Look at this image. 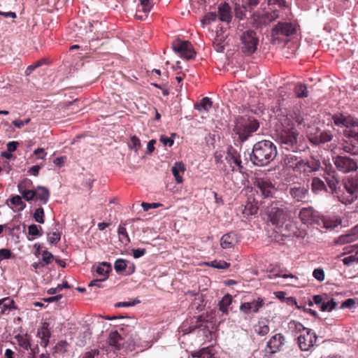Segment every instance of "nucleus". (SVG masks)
<instances>
[{
    "label": "nucleus",
    "instance_id": "nucleus-52",
    "mask_svg": "<svg viewBox=\"0 0 358 358\" xmlns=\"http://www.w3.org/2000/svg\"><path fill=\"white\" fill-rule=\"evenodd\" d=\"M333 135L329 131H323L320 134L319 141L322 143L329 142L332 140Z\"/></svg>",
    "mask_w": 358,
    "mask_h": 358
},
{
    "label": "nucleus",
    "instance_id": "nucleus-1",
    "mask_svg": "<svg viewBox=\"0 0 358 358\" xmlns=\"http://www.w3.org/2000/svg\"><path fill=\"white\" fill-rule=\"evenodd\" d=\"M277 155L275 145L270 141H261L253 145L250 161L255 166L268 165Z\"/></svg>",
    "mask_w": 358,
    "mask_h": 358
},
{
    "label": "nucleus",
    "instance_id": "nucleus-13",
    "mask_svg": "<svg viewBox=\"0 0 358 358\" xmlns=\"http://www.w3.org/2000/svg\"><path fill=\"white\" fill-rule=\"evenodd\" d=\"M317 336L310 329H308L297 338L298 345L302 351H307L316 343Z\"/></svg>",
    "mask_w": 358,
    "mask_h": 358
},
{
    "label": "nucleus",
    "instance_id": "nucleus-34",
    "mask_svg": "<svg viewBox=\"0 0 358 358\" xmlns=\"http://www.w3.org/2000/svg\"><path fill=\"white\" fill-rule=\"evenodd\" d=\"M332 173H333L332 176H331L329 173H328L329 176L326 177L325 180H326V182H327L329 187L331 190V192L333 194H336V192L338 190V189H337V184L338 182V180L335 176L336 172L334 171H333Z\"/></svg>",
    "mask_w": 358,
    "mask_h": 358
},
{
    "label": "nucleus",
    "instance_id": "nucleus-4",
    "mask_svg": "<svg viewBox=\"0 0 358 358\" xmlns=\"http://www.w3.org/2000/svg\"><path fill=\"white\" fill-rule=\"evenodd\" d=\"M259 126V122L253 117H240L236 121L234 131L243 142L258 129Z\"/></svg>",
    "mask_w": 358,
    "mask_h": 358
},
{
    "label": "nucleus",
    "instance_id": "nucleus-3",
    "mask_svg": "<svg viewBox=\"0 0 358 358\" xmlns=\"http://www.w3.org/2000/svg\"><path fill=\"white\" fill-rule=\"evenodd\" d=\"M334 123L341 127H345L343 134L346 138H354L358 142V131L356 128L358 127V120L350 115L343 114H336L332 117Z\"/></svg>",
    "mask_w": 358,
    "mask_h": 358
},
{
    "label": "nucleus",
    "instance_id": "nucleus-38",
    "mask_svg": "<svg viewBox=\"0 0 358 358\" xmlns=\"http://www.w3.org/2000/svg\"><path fill=\"white\" fill-rule=\"evenodd\" d=\"M42 230L41 227H38L36 224H31L28 227V234L31 238L28 237L29 241H33L37 237L42 236L41 231Z\"/></svg>",
    "mask_w": 358,
    "mask_h": 358
},
{
    "label": "nucleus",
    "instance_id": "nucleus-44",
    "mask_svg": "<svg viewBox=\"0 0 358 358\" xmlns=\"http://www.w3.org/2000/svg\"><path fill=\"white\" fill-rule=\"evenodd\" d=\"M208 265L218 269H227L229 267L230 264L222 260H214L208 263Z\"/></svg>",
    "mask_w": 358,
    "mask_h": 358
},
{
    "label": "nucleus",
    "instance_id": "nucleus-57",
    "mask_svg": "<svg viewBox=\"0 0 358 358\" xmlns=\"http://www.w3.org/2000/svg\"><path fill=\"white\" fill-rule=\"evenodd\" d=\"M42 259L45 264H48L52 261L53 255L50 252L45 250L42 252Z\"/></svg>",
    "mask_w": 358,
    "mask_h": 358
},
{
    "label": "nucleus",
    "instance_id": "nucleus-36",
    "mask_svg": "<svg viewBox=\"0 0 358 358\" xmlns=\"http://www.w3.org/2000/svg\"><path fill=\"white\" fill-rule=\"evenodd\" d=\"M338 306V302L334 299H329L327 296H325V299L320 306V309L322 311H331Z\"/></svg>",
    "mask_w": 358,
    "mask_h": 358
},
{
    "label": "nucleus",
    "instance_id": "nucleus-31",
    "mask_svg": "<svg viewBox=\"0 0 358 358\" xmlns=\"http://www.w3.org/2000/svg\"><path fill=\"white\" fill-rule=\"evenodd\" d=\"M35 197L45 204L48 201L50 192L46 187L39 186L35 189Z\"/></svg>",
    "mask_w": 358,
    "mask_h": 358
},
{
    "label": "nucleus",
    "instance_id": "nucleus-40",
    "mask_svg": "<svg viewBox=\"0 0 358 358\" xmlns=\"http://www.w3.org/2000/svg\"><path fill=\"white\" fill-rule=\"evenodd\" d=\"M341 224V220L338 218H324L323 220L324 227L327 229H334Z\"/></svg>",
    "mask_w": 358,
    "mask_h": 358
},
{
    "label": "nucleus",
    "instance_id": "nucleus-50",
    "mask_svg": "<svg viewBox=\"0 0 358 358\" xmlns=\"http://www.w3.org/2000/svg\"><path fill=\"white\" fill-rule=\"evenodd\" d=\"M127 266L126 261L122 259H118L115 261L114 268L117 272H122L125 270Z\"/></svg>",
    "mask_w": 358,
    "mask_h": 358
},
{
    "label": "nucleus",
    "instance_id": "nucleus-59",
    "mask_svg": "<svg viewBox=\"0 0 358 358\" xmlns=\"http://www.w3.org/2000/svg\"><path fill=\"white\" fill-rule=\"evenodd\" d=\"M22 198L27 201H31L35 197V190H27L21 193Z\"/></svg>",
    "mask_w": 358,
    "mask_h": 358
},
{
    "label": "nucleus",
    "instance_id": "nucleus-21",
    "mask_svg": "<svg viewBox=\"0 0 358 358\" xmlns=\"http://www.w3.org/2000/svg\"><path fill=\"white\" fill-rule=\"evenodd\" d=\"M36 336L40 339V345L43 348H46L50 337L49 324L48 322H45L42 324V326L37 331Z\"/></svg>",
    "mask_w": 358,
    "mask_h": 358
},
{
    "label": "nucleus",
    "instance_id": "nucleus-41",
    "mask_svg": "<svg viewBox=\"0 0 358 358\" xmlns=\"http://www.w3.org/2000/svg\"><path fill=\"white\" fill-rule=\"evenodd\" d=\"M10 201L17 208L16 210L17 211L23 210L26 207L25 203L22 201L21 196L19 195L13 196Z\"/></svg>",
    "mask_w": 358,
    "mask_h": 358
},
{
    "label": "nucleus",
    "instance_id": "nucleus-25",
    "mask_svg": "<svg viewBox=\"0 0 358 358\" xmlns=\"http://www.w3.org/2000/svg\"><path fill=\"white\" fill-rule=\"evenodd\" d=\"M217 14L218 20L227 23H229L232 17L230 7L227 3L219 6Z\"/></svg>",
    "mask_w": 358,
    "mask_h": 358
},
{
    "label": "nucleus",
    "instance_id": "nucleus-30",
    "mask_svg": "<svg viewBox=\"0 0 358 358\" xmlns=\"http://www.w3.org/2000/svg\"><path fill=\"white\" fill-rule=\"evenodd\" d=\"M254 330L256 334L261 336L266 335L269 332L268 321L266 319H262L255 325Z\"/></svg>",
    "mask_w": 358,
    "mask_h": 358
},
{
    "label": "nucleus",
    "instance_id": "nucleus-43",
    "mask_svg": "<svg viewBox=\"0 0 358 358\" xmlns=\"http://www.w3.org/2000/svg\"><path fill=\"white\" fill-rule=\"evenodd\" d=\"M32 185V181L28 178H25L20 181L17 185V189L21 194L29 190V188Z\"/></svg>",
    "mask_w": 358,
    "mask_h": 358
},
{
    "label": "nucleus",
    "instance_id": "nucleus-32",
    "mask_svg": "<svg viewBox=\"0 0 358 358\" xmlns=\"http://www.w3.org/2000/svg\"><path fill=\"white\" fill-rule=\"evenodd\" d=\"M19 346L28 350L31 348V337L27 334H18L15 336Z\"/></svg>",
    "mask_w": 358,
    "mask_h": 358
},
{
    "label": "nucleus",
    "instance_id": "nucleus-2",
    "mask_svg": "<svg viewBox=\"0 0 358 358\" xmlns=\"http://www.w3.org/2000/svg\"><path fill=\"white\" fill-rule=\"evenodd\" d=\"M263 203L264 207L266 208V213L271 224L278 228L282 227L290 217L289 213L286 208L275 201L266 203V201H264Z\"/></svg>",
    "mask_w": 358,
    "mask_h": 358
},
{
    "label": "nucleus",
    "instance_id": "nucleus-62",
    "mask_svg": "<svg viewBox=\"0 0 358 358\" xmlns=\"http://www.w3.org/2000/svg\"><path fill=\"white\" fill-rule=\"evenodd\" d=\"M11 257V252L8 249H0V261L3 259H8Z\"/></svg>",
    "mask_w": 358,
    "mask_h": 358
},
{
    "label": "nucleus",
    "instance_id": "nucleus-8",
    "mask_svg": "<svg viewBox=\"0 0 358 358\" xmlns=\"http://www.w3.org/2000/svg\"><path fill=\"white\" fill-rule=\"evenodd\" d=\"M279 17V10L268 6L267 8L265 7L261 10H257L253 15L254 20L257 23V25L267 24Z\"/></svg>",
    "mask_w": 358,
    "mask_h": 358
},
{
    "label": "nucleus",
    "instance_id": "nucleus-14",
    "mask_svg": "<svg viewBox=\"0 0 358 358\" xmlns=\"http://www.w3.org/2000/svg\"><path fill=\"white\" fill-rule=\"evenodd\" d=\"M345 182L343 184V188L339 187L336 193L338 200L345 204H351L357 199V194Z\"/></svg>",
    "mask_w": 358,
    "mask_h": 358
},
{
    "label": "nucleus",
    "instance_id": "nucleus-54",
    "mask_svg": "<svg viewBox=\"0 0 358 358\" xmlns=\"http://www.w3.org/2000/svg\"><path fill=\"white\" fill-rule=\"evenodd\" d=\"M60 234L58 232H52L48 234V238L50 243L56 244L60 241Z\"/></svg>",
    "mask_w": 358,
    "mask_h": 358
},
{
    "label": "nucleus",
    "instance_id": "nucleus-47",
    "mask_svg": "<svg viewBox=\"0 0 358 358\" xmlns=\"http://www.w3.org/2000/svg\"><path fill=\"white\" fill-rule=\"evenodd\" d=\"M299 159L294 155L290 154L286 156L285 162L288 167L294 171V166L299 162Z\"/></svg>",
    "mask_w": 358,
    "mask_h": 358
},
{
    "label": "nucleus",
    "instance_id": "nucleus-23",
    "mask_svg": "<svg viewBox=\"0 0 358 358\" xmlns=\"http://www.w3.org/2000/svg\"><path fill=\"white\" fill-rule=\"evenodd\" d=\"M186 169L185 164L181 162H176L171 168V172L175 178V180L178 184L183 182L182 174Z\"/></svg>",
    "mask_w": 358,
    "mask_h": 358
},
{
    "label": "nucleus",
    "instance_id": "nucleus-26",
    "mask_svg": "<svg viewBox=\"0 0 358 358\" xmlns=\"http://www.w3.org/2000/svg\"><path fill=\"white\" fill-rule=\"evenodd\" d=\"M233 301L232 296L229 294H225L218 302V308L222 314L227 315L229 312L230 306Z\"/></svg>",
    "mask_w": 358,
    "mask_h": 358
},
{
    "label": "nucleus",
    "instance_id": "nucleus-46",
    "mask_svg": "<svg viewBox=\"0 0 358 358\" xmlns=\"http://www.w3.org/2000/svg\"><path fill=\"white\" fill-rule=\"evenodd\" d=\"M345 182L348 187L351 188L357 194L358 193V176L348 178Z\"/></svg>",
    "mask_w": 358,
    "mask_h": 358
},
{
    "label": "nucleus",
    "instance_id": "nucleus-11",
    "mask_svg": "<svg viewBox=\"0 0 358 358\" xmlns=\"http://www.w3.org/2000/svg\"><path fill=\"white\" fill-rule=\"evenodd\" d=\"M173 50L182 57L191 59L194 57L196 52L192 45L187 41H178L173 44Z\"/></svg>",
    "mask_w": 358,
    "mask_h": 358
},
{
    "label": "nucleus",
    "instance_id": "nucleus-17",
    "mask_svg": "<svg viewBox=\"0 0 358 358\" xmlns=\"http://www.w3.org/2000/svg\"><path fill=\"white\" fill-rule=\"evenodd\" d=\"M299 219L305 224H312L318 221L319 213L313 207L302 208L299 214Z\"/></svg>",
    "mask_w": 358,
    "mask_h": 358
},
{
    "label": "nucleus",
    "instance_id": "nucleus-29",
    "mask_svg": "<svg viewBox=\"0 0 358 358\" xmlns=\"http://www.w3.org/2000/svg\"><path fill=\"white\" fill-rule=\"evenodd\" d=\"M358 239V230L357 228L353 229L350 233L340 236L337 240L338 244H345L354 242Z\"/></svg>",
    "mask_w": 358,
    "mask_h": 358
},
{
    "label": "nucleus",
    "instance_id": "nucleus-45",
    "mask_svg": "<svg viewBox=\"0 0 358 358\" xmlns=\"http://www.w3.org/2000/svg\"><path fill=\"white\" fill-rule=\"evenodd\" d=\"M217 19L218 14L217 13H208L204 16L203 19L201 20V24H203V26L206 24H209L212 22L216 21Z\"/></svg>",
    "mask_w": 358,
    "mask_h": 358
},
{
    "label": "nucleus",
    "instance_id": "nucleus-6",
    "mask_svg": "<svg viewBox=\"0 0 358 358\" xmlns=\"http://www.w3.org/2000/svg\"><path fill=\"white\" fill-rule=\"evenodd\" d=\"M241 41L242 52L248 55H250L255 52L258 45V38L256 33L252 30H246L240 35Z\"/></svg>",
    "mask_w": 358,
    "mask_h": 358
},
{
    "label": "nucleus",
    "instance_id": "nucleus-33",
    "mask_svg": "<svg viewBox=\"0 0 358 358\" xmlns=\"http://www.w3.org/2000/svg\"><path fill=\"white\" fill-rule=\"evenodd\" d=\"M311 187L313 192L315 194H319L321 192L327 191L324 182L317 177L313 178Z\"/></svg>",
    "mask_w": 358,
    "mask_h": 358
},
{
    "label": "nucleus",
    "instance_id": "nucleus-7",
    "mask_svg": "<svg viewBox=\"0 0 358 358\" xmlns=\"http://www.w3.org/2000/svg\"><path fill=\"white\" fill-rule=\"evenodd\" d=\"M320 168V162L315 159H311L308 161L299 159L295 164L294 172L300 176H309L313 172L317 171Z\"/></svg>",
    "mask_w": 358,
    "mask_h": 358
},
{
    "label": "nucleus",
    "instance_id": "nucleus-42",
    "mask_svg": "<svg viewBox=\"0 0 358 358\" xmlns=\"http://www.w3.org/2000/svg\"><path fill=\"white\" fill-rule=\"evenodd\" d=\"M110 270V265L106 262H103L101 265H99L97 267L96 273L99 275H101L102 278L105 276L108 278V274Z\"/></svg>",
    "mask_w": 358,
    "mask_h": 358
},
{
    "label": "nucleus",
    "instance_id": "nucleus-20",
    "mask_svg": "<svg viewBox=\"0 0 358 358\" xmlns=\"http://www.w3.org/2000/svg\"><path fill=\"white\" fill-rule=\"evenodd\" d=\"M238 236L234 232L224 234L220 239V245L223 249H229L238 243Z\"/></svg>",
    "mask_w": 358,
    "mask_h": 358
},
{
    "label": "nucleus",
    "instance_id": "nucleus-39",
    "mask_svg": "<svg viewBox=\"0 0 358 358\" xmlns=\"http://www.w3.org/2000/svg\"><path fill=\"white\" fill-rule=\"evenodd\" d=\"M294 92L298 98H305L308 96V91L305 85L298 83L294 87Z\"/></svg>",
    "mask_w": 358,
    "mask_h": 358
},
{
    "label": "nucleus",
    "instance_id": "nucleus-60",
    "mask_svg": "<svg viewBox=\"0 0 358 358\" xmlns=\"http://www.w3.org/2000/svg\"><path fill=\"white\" fill-rule=\"evenodd\" d=\"M162 206V204H161L159 203H149L143 202L141 203V206L143 207L144 211H148L150 208H157Z\"/></svg>",
    "mask_w": 358,
    "mask_h": 358
},
{
    "label": "nucleus",
    "instance_id": "nucleus-56",
    "mask_svg": "<svg viewBox=\"0 0 358 358\" xmlns=\"http://www.w3.org/2000/svg\"><path fill=\"white\" fill-rule=\"evenodd\" d=\"M41 64H42L41 61H37L34 64L29 65L25 71V75L29 76L36 69L41 66Z\"/></svg>",
    "mask_w": 358,
    "mask_h": 358
},
{
    "label": "nucleus",
    "instance_id": "nucleus-58",
    "mask_svg": "<svg viewBox=\"0 0 358 358\" xmlns=\"http://www.w3.org/2000/svg\"><path fill=\"white\" fill-rule=\"evenodd\" d=\"M68 343L65 341H61L56 345V349L58 352L64 353L67 351Z\"/></svg>",
    "mask_w": 358,
    "mask_h": 358
},
{
    "label": "nucleus",
    "instance_id": "nucleus-16",
    "mask_svg": "<svg viewBox=\"0 0 358 358\" xmlns=\"http://www.w3.org/2000/svg\"><path fill=\"white\" fill-rule=\"evenodd\" d=\"M225 159L232 168L233 171H241L243 169L241 155L236 149L231 147L229 148L227 150Z\"/></svg>",
    "mask_w": 358,
    "mask_h": 358
},
{
    "label": "nucleus",
    "instance_id": "nucleus-10",
    "mask_svg": "<svg viewBox=\"0 0 358 358\" xmlns=\"http://www.w3.org/2000/svg\"><path fill=\"white\" fill-rule=\"evenodd\" d=\"M296 32V27L290 22H280L271 30V38L274 42L280 40V36H289Z\"/></svg>",
    "mask_w": 358,
    "mask_h": 358
},
{
    "label": "nucleus",
    "instance_id": "nucleus-63",
    "mask_svg": "<svg viewBox=\"0 0 358 358\" xmlns=\"http://www.w3.org/2000/svg\"><path fill=\"white\" fill-rule=\"evenodd\" d=\"M278 5L279 7H286V1L285 0H268V6Z\"/></svg>",
    "mask_w": 358,
    "mask_h": 358
},
{
    "label": "nucleus",
    "instance_id": "nucleus-64",
    "mask_svg": "<svg viewBox=\"0 0 358 358\" xmlns=\"http://www.w3.org/2000/svg\"><path fill=\"white\" fill-rule=\"evenodd\" d=\"M99 355L98 350H92L83 354L79 358H94L96 355Z\"/></svg>",
    "mask_w": 358,
    "mask_h": 358
},
{
    "label": "nucleus",
    "instance_id": "nucleus-61",
    "mask_svg": "<svg viewBox=\"0 0 358 358\" xmlns=\"http://www.w3.org/2000/svg\"><path fill=\"white\" fill-rule=\"evenodd\" d=\"M355 304V301L353 299H348L343 301L341 305V308H352Z\"/></svg>",
    "mask_w": 358,
    "mask_h": 358
},
{
    "label": "nucleus",
    "instance_id": "nucleus-19",
    "mask_svg": "<svg viewBox=\"0 0 358 358\" xmlns=\"http://www.w3.org/2000/svg\"><path fill=\"white\" fill-rule=\"evenodd\" d=\"M354 138L341 139L340 141L341 150L351 155H358V146Z\"/></svg>",
    "mask_w": 358,
    "mask_h": 358
},
{
    "label": "nucleus",
    "instance_id": "nucleus-37",
    "mask_svg": "<svg viewBox=\"0 0 358 358\" xmlns=\"http://www.w3.org/2000/svg\"><path fill=\"white\" fill-rule=\"evenodd\" d=\"M117 234L119 239L122 243L127 245L130 242V239L125 227V224H120L119 225Z\"/></svg>",
    "mask_w": 358,
    "mask_h": 358
},
{
    "label": "nucleus",
    "instance_id": "nucleus-53",
    "mask_svg": "<svg viewBox=\"0 0 358 358\" xmlns=\"http://www.w3.org/2000/svg\"><path fill=\"white\" fill-rule=\"evenodd\" d=\"M193 357L196 358H210L211 355L207 349L203 348L199 352H194Z\"/></svg>",
    "mask_w": 358,
    "mask_h": 358
},
{
    "label": "nucleus",
    "instance_id": "nucleus-12",
    "mask_svg": "<svg viewBox=\"0 0 358 358\" xmlns=\"http://www.w3.org/2000/svg\"><path fill=\"white\" fill-rule=\"evenodd\" d=\"M254 185L257 192H260L265 199L273 197L276 192L274 185L268 179L257 178Z\"/></svg>",
    "mask_w": 358,
    "mask_h": 358
},
{
    "label": "nucleus",
    "instance_id": "nucleus-18",
    "mask_svg": "<svg viewBox=\"0 0 358 358\" xmlns=\"http://www.w3.org/2000/svg\"><path fill=\"white\" fill-rule=\"evenodd\" d=\"M285 343V338L281 334H276L273 336L267 343V347L271 352L274 353L282 349Z\"/></svg>",
    "mask_w": 358,
    "mask_h": 358
},
{
    "label": "nucleus",
    "instance_id": "nucleus-49",
    "mask_svg": "<svg viewBox=\"0 0 358 358\" xmlns=\"http://www.w3.org/2000/svg\"><path fill=\"white\" fill-rule=\"evenodd\" d=\"M343 262L345 265L350 266L354 264H358V255L357 253L348 256L343 259Z\"/></svg>",
    "mask_w": 358,
    "mask_h": 358
},
{
    "label": "nucleus",
    "instance_id": "nucleus-9",
    "mask_svg": "<svg viewBox=\"0 0 358 358\" xmlns=\"http://www.w3.org/2000/svg\"><path fill=\"white\" fill-rule=\"evenodd\" d=\"M333 160L336 169L343 173L355 171L358 168L357 161L348 156L338 155Z\"/></svg>",
    "mask_w": 358,
    "mask_h": 358
},
{
    "label": "nucleus",
    "instance_id": "nucleus-24",
    "mask_svg": "<svg viewBox=\"0 0 358 358\" xmlns=\"http://www.w3.org/2000/svg\"><path fill=\"white\" fill-rule=\"evenodd\" d=\"M289 194L296 201H302L306 199L308 194V189L305 187L298 186L289 189Z\"/></svg>",
    "mask_w": 358,
    "mask_h": 358
},
{
    "label": "nucleus",
    "instance_id": "nucleus-35",
    "mask_svg": "<svg viewBox=\"0 0 358 358\" xmlns=\"http://www.w3.org/2000/svg\"><path fill=\"white\" fill-rule=\"evenodd\" d=\"M289 329L296 334H303L308 329L303 327V325L295 320H292L288 324Z\"/></svg>",
    "mask_w": 358,
    "mask_h": 358
},
{
    "label": "nucleus",
    "instance_id": "nucleus-28",
    "mask_svg": "<svg viewBox=\"0 0 358 358\" xmlns=\"http://www.w3.org/2000/svg\"><path fill=\"white\" fill-rule=\"evenodd\" d=\"M213 102L208 97L203 98L199 102L194 104V109L200 113H208L212 108Z\"/></svg>",
    "mask_w": 358,
    "mask_h": 358
},
{
    "label": "nucleus",
    "instance_id": "nucleus-55",
    "mask_svg": "<svg viewBox=\"0 0 358 358\" xmlns=\"http://www.w3.org/2000/svg\"><path fill=\"white\" fill-rule=\"evenodd\" d=\"M313 277L320 282L324 280V271L322 268H316L313 272Z\"/></svg>",
    "mask_w": 358,
    "mask_h": 358
},
{
    "label": "nucleus",
    "instance_id": "nucleus-15",
    "mask_svg": "<svg viewBox=\"0 0 358 358\" xmlns=\"http://www.w3.org/2000/svg\"><path fill=\"white\" fill-rule=\"evenodd\" d=\"M265 305V300L258 297L250 302H245L241 304L239 310L244 314L257 313Z\"/></svg>",
    "mask_w": 358,
    "mask_h": 358
},
{
    "label": "nucleus",
    "instance_id": "nucleus-27",
    "mask_svg": "<svg viewBox=\"0 0 358 358\" xmlns=\"http://www.w3.org/2000/svg\"><path fill=\"white\" fill-rule=\"evenodd\" d=\"M108 343L115 350H119L124 343V338L117 331H115L109 334Z\"/></svg>",
    "mask_w": 358,
    "mask_h": 358
},
{
    "label": "nucleus",
    "instance_id": "nucleus-22",
    "mask_svg": "<svg viewBox=\"0 0 358 358\" xmlns=\"http://www.w3.org/2000/svg\"><path fill=\"white\" fill-rule=\"evenodd\" d=\"M140 4L136 13V17L138 20H143L147 17L148 13L152 7V3L150 0H139Z\"/></svg>",
    "mask_w": 358,
    "mask_h": 358
},
{
    "label": "nucleus",
    "instance_id": "nucleus-5",
    "mask_svg": "<svg viewBox=\"0 0 358 358\" xmlns=\"http://www.w3.org/2000/svg\"><path fill=\"white\" fill-rule=\"evenodd\" d=\"M298 136L299 132L292 125L288 127L283 126L278 134V140L282 148L296 152L298 150Z\"/></svg>",
    "mask_w": 358,
    "mask_h": 358
},
{
    "label": "nucleus",
    "instance_id": "nucleus-51",
    "mask_svg": "<svg viewBox=\"0 0 358 358\" xmlns=\"http://www.w3.org/2000/svg\"><path fill=\"white\" fill-rule=\"evenodd\" d=\"M129 146L131 149L134 150L135 152H137L141 147V141L139 138H137L136 136H131V142Z\"/></svg>",
    "mask_w": 358,
    "mask_h": 358
},
{
    "label": "nucleus",
    "instance_id": "nucleus-48",
    "mask_svg": "<svg viewBox=\"0 0 358 358\" xmlns=\"http://www.w3.org/2000/svg\"><path fill=\"white\" fill-rule=\"evenodd\" d=\"M34 218L36 222L43 224L45 222L44 219V210L43 208L40 207L36 209L34 213Z\"/></svg>",
    "mask_w": 358,
    "mask_h": 358
}]
</instances>
